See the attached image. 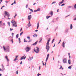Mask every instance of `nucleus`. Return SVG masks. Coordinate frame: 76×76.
Here are the masks:
<instances>
[{"label":"nucleus","mask_w":76,"mask_h":76,"mask_svg":"<svg viewBox=\"0 0 76 76\" xmlns=\"http://www.w3.org/2000/svg\"><path fill=\"white\" fill-rule=\"evenodd\" d=\"M3 48L5 52H7V53L10 52V47L9 46H8L5 47V46H3Z\"/></svg>","instance_id":"f257e3e1"},{"label":"nucleus","mask_w":76,"mask_h":76,"mask_svg":"<svg viewBox=\"0 0 76 76\" xmlns=\"http://www.w3.org/2000/svg\"><path fill=\"white\" fill-rule=\"evenodd\" d=\"M11 23H12V26L14 27H17L18 26V25L16 24V22L15 21V20H13L11 21Z\"/></svg>","instance_id":"f03ea898"},{"label":"nucleus","mask_w":76,"mask_h":76,"mask_svg":"<svg viewBox=\"0 0 76 76\" xmlns=\"http://www.w3.org/2000/svg\"><path fill=\"white\" fill-rule=\"evenodd\" d=\"M34 51L36 53H38L39 50V48L36 47L35 49H34Z\"/></svg>","instance_id":"7ed1b4c3"},{"label":"nucleus","mask_w":76,"mask_h":76,"mask_svg":"<svg viewBox=\"0 0 76 76\" xmlns=\"http://www.w3.org/2000/svg\"><path fill=\"white\" fill-rule=\"evenodd\" d=\"M25 50L26 51V52H29V50H31V48L29 47H27L25 49Z\"/></svg>","instance_id":"20e7f679"},{"label":"nucleus","mask_w":76,"mask_h":76,"mask_svg":"<svg viewBox=\"0 0 76 76\" xmlns=\"http://www.w3.org/2000/svg\"><path fill=\"white\" fill-rule=\"evenodd\" d=\"M4 14H5L6 16L7 15L8 17H9L10 16V14L7 11H5Z\"/></svg>","instance_id":"39448f33"},{"label":"nucleus","mask_w":76,"mask_h":76,"mask_svg":"<svg viewBox=\"0 0 76 76\" xmlns=\"http://www.w3.org/2000/svg\"><path fill=\"white\" fill-rule=\"evenodd\" d=\"M46 49L47 50V52L48 51V50H49V49H50V46L48 45H46Z\"/></svg>","instance_id":"423d86ee"},{"label":"nucleus","mask_w":76,"mask_h":76,"mask_svg":"<svg viewBox=\"0 0 76 76\" xmlns=\"http://www.w3.org/2000/svg\"><path fill=\"white\" fill-rule=\"evenodd\" d=\"M63 62L64 63H67V60L66 58H64L63 60Z\"/></svg>","instance_id":"0eeeda50"},{"label":"nucleus","mask_w":76,"mask_h":76,"mask_svg":"<svg viewBox=\"0 0 76 76\" xmlns=\"http://www.w3.org/2000/svg\"><path fill=\"white\" fill-rule=\"evenodd\" d=\"M31 18H32V15H31L28 16V20H30Z\"/></svg>","instance_id":"6e6552de"},{"label":"nucleus","mask_w":76,"mask_h":76,"mask_svg":"<svg viewBox=\"0 0 76 76\" xmlns=\"http://www.w3.org/2000/svg\"><path fill=\"white\" fill-rule=\"evenodd\" d=\"M49 56H50V55L48 54L47 55V58L46 59V62H47V60H48V58L49 57Z\"/></svg>","instance_id":"1a4fd4ad"},{"label":"nucleus","mask_w":76,"mask_h":76,"mask_svg":"<svg viewBox=\"0 0 76 76\" xmlns=\"http://www.w3.org/2000/svg\"><path fill=\"white\" fill-rule=\"evenodd\" d=\"M19 57V56H15V58L14 60V61H15L16 60H18V58Z\"/></svg>","instance_id":"9d476101"},{"label":"nucleus","mask_w":76,"mask_h":76,"mask_svg":"<svg viewBox=\"0 0 76 76\" xmlns=\"http://www.w3.org/2000/svg\"><path fill=\"white\" fill-rule=\"evenodd\" d=\"M50 41V39H48V42L47 43L46 45H49L50 44H49V42Z\"/></svg>","instance_id":"9b49d317"},{"label":"nucleus","mask_w":76,"mask_h":76,"mask_svg":"<svg viewBox=\"0 0 76 76\" xmlns=\"http://www.w3.org/2000/svg\"><path fill=\"white\" fill-rule=\"evenodd\" d=\"M65 44H66V42H63L62 44V45L63 47L64 48V47H65Z\"/></svg>","instance_id":"f8f14e48"},{"label":"nucleus","mask_w":76,"mask_h":76,"mask_svg":"<svg viewBox=\"0 0 76 76\" xmlns=\"http://www.w3.org/2000/svg\"><path fill=\"white\" fill-rule=\"evenodd\" d=\"M5 58L6 59L7 61V62L9 61H10L9 59H8V58L7 57V56H5Z\"/></svg>","instance_id":"ddd939ff"},{"label":"nucleus","mask_w":76,"mask_h":76,"mask_svg":"<svg viewBox=\"0 0 76 76\" xmlns=\"http://www.w3.org/2000/svg\"><path fill=\"white\" fill-rule=\"evenodd\" d=\"M25 58H26V56H25V57H24V56H23L22 57H21L20 58V60H23V59L25 60Z\"/></svg>","instance_id":"4468645a"},{"label":"nucleus","mask_w":76,"mask_h":76,"mask_svg":"<svg viewBox=\"0 0 76 76\" xmlns=\"http://www.w3.org/2000/svg\"><path fill=\"white\" fill-rule=\"evenodd\" d=\"M1 67H2V69H3V70H5V68H4V66L3 65V64H1Z\"/></svg>","instance_id":"2eb2a0df"},{"label":"nucleus","mask_w":76,"mask_h":76,"mask_svg":"<svg viewBox=\"0 0 76 76\" xmlns=\"http://www.w3.org/2000/svg\"><path fill=\"white\" fill-rule=\"evenodd\" d=\"M39 43H41V42L42 41V38L40 37L39 38Z\"/></svg>","instance_id":"dca6fc26"},{"label":"nucleus","mask_w":76,"mask_h":76,"mask_svg":"<svg viewBox=\"0 0 76 76\" xmlns=\"http://www.w3.org/2000/svg\"><path fill=\"white\" fill-rule=\"evenodd\" d=\"M27 25L28 27H30V26H31V23H30V21L29 22V23Z\"/></svg>","instance_id":"f3484780"},{"label":"nucleus","mask_w":76,"mask_h":76,"mask_svg":"<svg viewBox=\"0 0 76 76\" xmlns=\"http://www.w3.org/2000/svg\"><path fill=\"white\" fill-rule=\"evenodd\" d=\"M37 42H38V41H37L36 42H35V43L32 44L33 45H36L37 44Z\"/></svg>","instance_id":"a211bd4d"},{"label":"nucleus","mask_w":76,"mask_h":76,"mask_svg":"<svg viewBox=\"0 0 76 76\" xmlns=\"http://www.w3.org/2000/svg\"><path fill=\"white\" fill-rule=\"evenodd\" d=\"M70 29H72V28H73V26H72V24H70Z\"/></svg>","instance_id":"6ab92c4d"},{"label":"nucleus","mask_w":76,"mask_h":76,"mask_svg":"<svg viewBox=\"0 0 76 76\" xmlns=\"http://www.w3.org/2000/svg\"><path fill=\"white\" fill-rule=\"evenodd\" d=\"M64 0H62V1L60 2V4H62V3H64Z\"/></svg>","instance_id":"aec40b11"},{"label":"nucleus","mask_w":76,"mask_h":76,"mask_svg":"<svg viewBox=\"0 0 76 76\" xmlns=\"http://www.w3.org/2000/svg\"><path fill=\"white\" fill-rule=\"evenodd\" d=\"M68 29H66L65 31V33H67L68 32Z\"/></svg>","instance_id":"412c9836"},{"label":"nucleus","mask_w":76,"mask_h":76,"mask_svg":"<svg viewBox=\"0 0 76 76\" xmlns=\"http://www.w3.org/2000/svg\"><path fill=\"white\" fill-rule=\"evenodd\" d=\"M18 37H19V34H17L16 35V38L18 39Z\"/></svg>","instance_id":"4be33fe9"},{"label":"nucleus","mask_w":76,"mask_h":76,"mask_svg":"<svg viewBox=\"0 0 76 76\" xmlns=\"http://www.w3.org/2000/svg\"><path fill=\"white\" fill-rule=\"evenodd\" d=\"M33 37H37V36H38V35L36 34H34L33 35Z\"/></svg>","instance_id":"5701e85b"},{"label":"nucleus","mask_w":76,"mask_h":76,"mask_svg":"<svg viewBox=\"0 0 76 76\" xmlns=\"http://www.w3.org/2000/svg\"><path fill=\"white\" fill-rule=\"evenodd\" d=\"M56 1H54L51 4H56Z\"/></svg>","instance_id":"b1692460"},{"label":"nucleus","mask_w":76,"mask_h":76,"mask_svg":"<svg viewBox=\"0 0 76 76\" xmlns=\"http://www.w3.org/2000/svg\"><path fill=\"white\" fill-rule=\"evenodd\" d=\"M50 15H51V16H53V12L51 11L50 13Z\"/></svg>","instance_id":"393cba45"},{"label":"nucleus","mask_w":76,"mask_h":76,"mask_svg":"<svg viewBox=\"0 0 76 76\" xmlns=\"http://www.w3.org/2000/svg\"><path fill=\"white\" fill-rule=\"evenodd\" d=\"M39 27V23H37V29H38V28Z\"/></svg>","instance_id":"a878e982"},{"label":"nucleus","mask_w":76,"mask_h":76,"mask_svg":"<svg viewBox=\"0 0 76 76\" xmlns=\"http://www.w3.org/2000/svg\"><path fill=\"white\" fill-rule=\"evenodd\" d=\"M33 56H32L31 57H29V58L30 60H32L33 59Z\"/></svg>","instance_id":"bb28decb"},{"label":"nucleus","mask_w":76,"mask_h":76,"mask_svg":"<svg viewBox=\"0 0 76 76\" xmlns=\"http://www.w3.org/2000/svg\"><path fill=\"white\" fill-rule=\"evenodd\" d=\"M18 40H19V42L20 43V38H18Z\"/></svg>","instance_id":"cd10ccee"},{"label":"nucleus","mask_w":76,"mask_h":76,"mask_svg":"<svg viewBox=\"0 0 76 76\" xmlns=\"http://www.w3.org/2000/svg\"><path fill=\"white\" fill-rule=\"evenodd\" d=\"M68 69H72V66H70L68 67Z\"/></svg>","instance_id":"c85d7f7f"},{"label":"nucleus","mask_w":76,"mask_h":76,"mask_svg":"<svg viewBox=\"0 0 76 76\" xmlns=\"http://www.w3.org/2000/svg\"><path fill=\"white\" fill-rule=\"evenodd\" d=\"M51 17V16H46V19H48L49 18H50Z\"/></svg>","instance_id":"c756f323"},{"label":"nucleus","mask_w":76,"mask_h":76,"mask_svg":"<svg viewBox=\"0 0 76 76\" xmlns=\"http://www.w3.org/2000/svg\"><path fill=\"white\" fill-rule=\"evenodd\" d=\"M70 59H69L68 60V63L69 64H71V63H70Z\"/></svg>","instance_id":"7c9ffc66"},{"label":"nucleus","mask_w":76,"mask_h":76,"mask_svg":"<svg viewBox=\"0 0 76 76\" xmlns=\"http://www.w3.org/2000/svg\"><path fill=\"white\" fill-rule=\"evenodd\" d=\"M28 9H29V10H30V11H31V12H33V10H32V9H31L30 8H28Z\"/></svg>","instance_id":"2f4dec72"},{"label":"nucleus","mask_w":76,"mask_h":76,"mask_svg":"<svg viewBox=\"0 0 76 76\" xmlns=\"http://www.w3.org/2000/svg\"><path fill=\"white\" fill-rule=\"evenodd\" d=\"M74 9H76V4H75L74 7Z\"/></svg>","instance_id":"473e14b6"},{"label":"nucleus","mask_w":76,"mask_h":76,"mask_svg":"<svg viewBox=\"0 0 76 76\" xmlns=\"http://www.w3.org/2000/svg\"><path fill=\"white\" fill-rule=\"evenodd\" d=\"M59 69H61V70H63V68H62L61 66V67Z\"/></svg>","instance_id":"72a5a7b5"},{"label":"nucleus","mask_w":76,"mask_h":76,"mask_svg":"<svg viewBox=\"0 0 76 76\" xmlns=\"http://www.w3.org/2000/svg\"><path fill=\"white\" fill-rule=\"evenodd\" d=\"M24 42H28V41H26V40H25V39H24Z\"/></svg>","instance_id":"f704fd0d"},{"label":"nucleus","mask_w":76,"mask_h":76,"mask_svg":"<svg viewBox=\"0 0 76 76\" xmlns=\"http://www.w3.org/2000/svg\"><path fill=\"white\" fill-rule=\"evenodd\" d=\"M27 39H29H29H30V37L28 36L27 37Z\"/></svg>","instance_id":"c9c22d12"},{"label":"nucleus","mask_w":76,"mask_h":76,"mask_svg":"<svg viewBox=\"0 0 76 76\" xmlns=\"http://www.w3.org/2000/svg\"><path fill=\"white\" fill-rule=\"evenodd\" d=\"M7 24L9 25V26H10V22H7Z\"/></svg>","instance_id":"e433bc0d"},{"label":"nucleus","mask_w":76,"mask_h":76,"mask_svg":"<svg viewBox=\"0 0 76 76\" xmlns=\"http://www.w3.org/2000/svg\"><path fill=\"white\" fill-rule=\"evenodd\" d=\"M5 25H6V24H5V23H3L2 25V26H4Z\"/></svg>","instance_id":"4c0bfd02"},{"label":"nucleus","mask_w":76,"mask_h":76,"mask_svg":"<svg viewBox=\"0 0 76 76\" xmlns=\"http://www.w3.org/2000/svg\"><path fill=\"white\" fill-rule=\"evenodd\" d=\"M54 39H53L52 42V44H53V42H54Z\"/></svg>","instance_id":"58836bf2"},{"label":"nucleus","mask_w":76,"mask_h":76,"mask_svg":"<svg viewBox=\"0 0 76 76\" xmlns=\"http://www.w3.org/2000/svg\"><path fill=\"white\" fill-rule=\"evenodd\" d=\"M23 32H22L21 33H20V36H21V35H22V34H23Z\"/></svg>","instance_id":"ea45409f"},{"label":"nucleus","mask_w":76,"mask_h":76,"mask_svg":"<svg viewBox=\"0 0 76 76\" xmlns=\"http://www.w3.org/2000/svg\"><path fill=\"white\" fill-rule=\"evenodd\" d=\"M39 75L41 76V74L38 73V74H37V76H39Z\"/></svg>","instance_id":"a19ab883"},{"label":"nucleus","mask_w":76,"mask_h":76,"mask_svg":"<svg viewBox=\"0 0 76 76\" xmlns=\"http://www.w3.org/2000/svg\"><path fill=\"white\" fill-rule=\"evenodd\" d=\"M40 8H38L37 10V12H38V11H40Z\"/></svg>","instance_id":"79ce46f5"},{"label":"nucleus","mask_w":76,"mask_h":76,"mask_svg":"<svg viewBox=\"0 0 76 76\" xmlns=\"http://www.w3.org/2000/svg\"><path fill=\"white\" fill-rule=\"evenodd\" d=\"M28 4H27L26 5V8H28Z\"/></svg>","instance_id":"37998d69"},{"label":"nucleus","mask_w":76,"mask_h":76,"mask_svg":"<svg viewBox=\"0 0 76 76\" xmlns=\"http://www.w3.org/2000/svg\"><path fill=\"white\" fill-rule=\"evenodd\" d=\"M17 16V14H16L15 16L14 17V18H15L16 16Z\"/></svg>","instance_id":"c03bdc74"},{"label":"nucleus","mask_w":76,"mask_h":76,"mask_svg":"<svg viewBox=\"0 0 76 76\" xmlns=\"http://www.w3.org/2000/svg\"><path fill=\"white\" fill-rule=\"evenodd\" d=\"M14 4H16V0H14Z\"/></svg>","instance_id":"a18cd8bd"},{"label":"nucleus","mask_w":76,"mask_h":76,"mask_svg":"<svg viewBox=\"0 0 76 76\" xmlns=\"http://www.w3.org/2000/svg\"><path fill=\"white\" fill-rule=\"evenodd\" d=\"M40 69H41V66H39V70H40Z\"/></svg>","instance_id":"49530a36"},{"label":"nucleus","mask_w":76,"mask_h":76,"mask_svg":"<svg viewBox=\"0 0 76 76\" xmlns=\"http://www.w3.org/2000/svg\"><path fill=\"white\" fill-rule=\"evenodd\" d=\"M2 1H3L2 0H0V4H1V2H2Z\"/></svg>","instance_id":"de8ad7c7"},{"label":"nucleus","mask_w":76,"mask_h":76,"mask_svg":"<svg viewBox=\"0 0 76 76\" xmlns=\"http://www.w3.org/2000/svg\"><path fill=\"white\" fill-rule=\"evenodd\" d=\"M64 5H65L64 4H62L61 5V6H64Z\"/></svg>","instance_id":"09e8293b"},{"label":"nucleus","mask_w":76,"mask_h":76,"mask_svg":"<svg viewBox=\"0 0 76 76\" xmlns=\"http://www.w3.org/2000/svg\"><path fill=\"white\" fill-rule=\"evenodd\" d=\"M12 30H13V29H12V28H10V31H12Z\"/></svg>","instance_id":"8fccbe9b"},{"label":"nucleus","mask_w":76,"mask_h":76,"mask_svg":"<svg viewBox=\"0 0 76 76\" xmlns=\"http://www.w3.org/2000/svg\"><path fill=\"white\" fill-rule=\"evenodd\" d=\"M11 42H12V43H13V39H12L11 40Z\"/></svg>","instance_id":"3c124183"},{"label":"nucleus","mask_w":76,"mask_h":76,"mask_svg":"<svg viewBox=\"0 0 76 76\" xmlns=\"http://www.w3.org/2000/svg\"><path fill=\"white\" fill-rule=\"evenodd\" d=\"M16 74L18 75V71H17L16 72Z\"/></svg>","instance_id":"603ef678"},{"label":"nucleus","mask_w":76,"mask_h":76,"mask_svg":"<svg viewBox=\"0 0 76 76\" xmlns=\"http://www.w3.org/2000/svg\"><path fill=\"white\" fill-rule=\"evenodd\" d=\"M70 16V15L66 16V17H65V18H67V17H68V16Z\"/></svg>","instance_id":"864d4df0"},{"label":"nucleus","mask_w":76,"mask_h":76,"mask_svg":"<svg viewBox=\"0 0 76 76\" xmlns=\"http://www.w3.org/2000/svg\"><path fill=\"white\" fill-rule=\"evenodd\" d=\"M71 7H72V6H68V8H71Z\"/></svg>","instance_id":"5fc2aeb1"},{"label":"nucleus","mask_w":76,"mask_h":76,"mask_svg":"<svg viewBox=\"0 0 76 76\" xmlns=\"http://www.w3.org/2000/svg\"><path fill=\"white\" fill-rule=\"evenodd\" d=\"M5 3H8V1H5Z\"/></svg>","instance_id":"6e6d98bb"},{"label":"nucleus","mask_w":76,"mask_h":76,"mask_svg":"<svg viewBox=\"0 0 76 76\" xmlns=\"http://www.w3.org/2000/svg\"><path fill=\"white\" fill-rule=\"evenodd\" d=\"M61 40H60L59 42L58 43V44H60V43L61 42Z\"/></svg>","instance_id":"4d7b16f0"},{"label":"nucleus","mask_w":76,"mask_h":76,"mask_svg":"<svg viewBox=\"0 0 76 76\" xmlns=\"http://www.w3.org/2000/svg\"><path fill=\"white\" fill-rule=\"evenodd\" d=\"M73 20H76V18H74Z\"/></svg>","instance_id":"13d9d810"},{"label":"nucleus","mask_w":76,"mask_h":76,"mask_svg":"<svg viewBox=\"0 0 76 76\" xmlns=\"http://www.w3.org/2000/svg\"><path fill=\"white\" fill-rule=\"evenodd\" d=\"M34 12H38V11H37V10H34Z\"/></svg>","instance_id":"bf43d9fd"},{"label":"nucleus","mask_w":76,"mask_h":76,"mask_svg":"<svg viewBox=\"0 0 76 76\" xmlns=\"http://www.w3.org/2000/svg\"><path fill=\"white\" fill-rule=\"evenodd\" d=\"M38 30H36L35 31V32H38Z\"/></svg>","instance_id":"052dcab7"},{"label":"nucleus","mask_w":76,"mask_h":76,"mask_svg":"<svg viewBox=\"0 0 76 76\" xmlns=\"http://www.w3.org/2000/svg\"><path fill=\"white\" fill-rule=\"evenodd\" d=\"M22 64V61H21L20 63V64Z\"/></svg>","instance_id":"680f3d73"},{"label":"nucleus","mask_w":76,"mask_h":76,"mask_svg":"<svg viewBox=\"0 0 76 76\" xmlns=\"http://www.w3.org/2000/svg\"><path fill=\"white\" fill-rule=\"evenodd\" d=\"M12 37H13V34H14V33H12Z\"/></svg>","instance_id":"e2e57ef3"},{"label":"nucleus","mask_w":76,"mask_h":76,"mask_svg":"<svg viewBox=\"0 0 76 76\" xmlns=\"http://www.w3.org/2000/svg\"><path fill=\"white\" fill-rule=\"evenodd\" d=\"M58 4H59V6H60V2L58 3Z\"/></svg>","instance_id":"0e129e2a"},{"label":"nucleus","mask_w":76,"mask_h":76,"mask_svg":"<svg viewBox=\"0 0 76 76\" xmlns=\"http://www.w3.org/2000/svg\"><path fill=\"white\" fill-rule=\"evenodd\" d=\"M0 71H3V70L0 68Z\"/></svg>","instance_id":"69168bd1"},{"label":"nucleus","mask_w":76,"mask_h":76,"mask_svg":"<svg viewBox=\"0 0 76 76\" xmlns=\"http://www.w3.org/2000/svg\"><path fill=\"white\" fill-rule=\"evenodd\" d=\"M55 45H56V44H55L53 46V47H55Z\"/></svg>","instance_id":"338daca9"},{"label":"nucleus","mask_w":76,"mask_h":76,"mask_svg":"<svg viewBox=\"0 0 76 76\" xmlns=\"http://www.w3.org/2000/svg\"><path fill=\"white\" fill-rule=\"evenodd\" d=\"M68 55L70 56V53H68Z\"/></svg>","instance_id":"774afa93"}]
</instances>
